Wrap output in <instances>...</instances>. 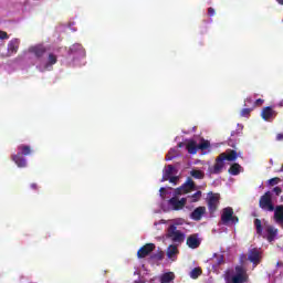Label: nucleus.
Returning <instances> with one entry per match:
<instances>
[{
    "instance_id": "obj_1",
    "label": "nucleus",
    "mask_w": 283,
    "mask_h": 283,
    "mask_svg": "<svg viewBox=\"0 0 283 283\" xmlns=\"http://www.w3.org/2000/svg\"><path fill=\"white\" fill-rule=\"evenodd\" d=\"M224 160L228 163H235L238 160V151L233 149H227L224 153H221L214 160L213 167H211L210 174H222V169H224Z\"/></svg>"
},
{
    "instance_id": "obj_2",
    "label": "nucleus",
    "mask_w": 283,
    "mask_h": 283,
    "mask_svg": "<svg viewBox=\"0 0 283 283\" xmlns=\"http://www.w3.org/2000/svg\"><path fill=\"white\" fill-rule=\"evenodd\" d=\"M254 227L256 229L258 235H262V238H265L268 242H273V240H275L277 237V229L271 224H264L262 228V220L260 219H254ZM263 229L266 234L262 232Z\"/></svg>"
},
{
    "instance_id": "obj_3",
    "label": "nucleus",
    "mask_w": 283,
    "mask_h": 283,
    "mask_svg": "<svg viewBox=\"0 0 283 283\" xmlns=\"http://www.w3.org/2000/svg\"><path fill=\"white\" fill-rule=\"evenodd\" d=\"M234 275L231 276V272H226L227 283H247L249 282V274L247 273V268L243 265H237L234 268Z\"/></svg>"
},
{
    "instance_id": "obj_4",
    "label": "nucleus",
    "mask_w": 283,
    "mask_h": 283,
    "mask_svg": "<svg viewBox=\"0 0 283 283\" xmlns=\"http://www.w3.org/2000/svg\"><path fill=\"white\" fill-rule=\"evenodd\" d=\"M18 149L20 150V153H18L17 155H12L11 160H13V163H15V165L20 168L27 167L28 163L25 161L23 156H30L32 154V148H30V146L28 145H20L18 146Z\"/></svg>"
},
{
    "instance_id": "obj_5",
    "label": "nucleus",
    "mask_w": 283,
    "mask_h": 283,
    "mask_svg": "<svg viewBox=\"0 0 283 283\" xmlns=\"http://www.w3.org/2000/svg\"><path fill=\"white\" fill-rule=\"evenodd\" d=\"M209 147H211V143L205 139H201V143L199 145L196 143V140H192V139L189 140L186 145V149L188 154H192V155L198 154V149H200L201 151H205V149H209Z\"/></svg>"
},
{
    "instance_id": "obj_6",
    "label": "nucleus",
    "mask_w": 283,
    "mask_h": 283,
    "mask_svg": "<svg viewBox=\"0 0 283 283\" xmlns=\"http://www.w3.org/2000/svg\"><path fill=\"white\" fill-rule=\"evenodd\" d=\"M221 222L226 226L238 224V222H240V219L238 218V216L234 214L233 208L227 207L222 209Z\"/></svg>"
},
{
    "instance_id": "obj_7",
    "label": "nucleus",
    "mask_w": 283,
    "mask_h": 283,
    "mask_svg": "<svg viewBox=\"0 0 283 283\" xmlns=\"http://www.w3.org/2000/svg\"><path fill=\"white\" fill-rule=\"evenodd\" d=\"M207 205L208 211L211 218H213V216H216V211H218L220 207V193L209 192L207 198Z\"/></svg>"
},
{
    "instance_id": "obj_8",
    "label": "nucleus",
    "mask_w": 283,
    "mask_h": 283,
    "mask_svg": "<svg viewBox=\"0 0 283 283\" xmlns=\"http://www.w3.org/2000/svg\"><path fill=\"white\" fill-rule=\"evenodd\" d=\"M167 238L175 242L176 244H182L185 242V233L178 230V227L171 224L167 230Z\"/></svg>"
},
{
    "instance_id": "obj_9",
    "label": "nucleus",
    "mask_w": 283,
    "mask_h": 283,
    "mask_svg": "<svg viewBox=\"0 0 283 283\" xmlns=\"http://www.w3.org/2000/svg\"><path fill=\"white\" fill-rule=\"evenodd\" d=\"M259 207L263 209V211H274L275 206H273V197L271 191H266L263 196H261L259 200Z\"/></svg>"
},
{
    "instance_id": "obj_10",
    "label": "nucleus",
    "mask_w": 283,
    "mask_h": 283,
    "mask_svg": "<svg viewBox=\"0 0 283 283\" xmlns=\"http://www.w3.org/2000/svg\"><path fill=\"white\" fill-rule=\"evenodd\" d=\"M191 191H196V182H193V179L188 178L185 184L175 189V196H185L191 193Z\"/></svg>"
},
{
    "instance_id": "obj_11",
    "label": "nucleus",
    "mask_w": 283,
    "mask_h": 283,
    "mask_svg": "<svg viewBox=\"0 0 283 283\" xmlns=\"http://www.w3.org/2000/svg\"><path fill=\"white\" fill-rule=\"evenodd\" d=\"M187 206V198H178V195H175L168 200V207L172 209V211H182L185 207Z\"/></svg>"
},
{
    "instance_id": "obj_12",
    "label": "nucleus",
    "mask_w": 283,
    "mask_h": 283,
    "mask_svg": "<svg viewBox=\"0 0 283 283\" xmlns=\"http://www.w3.org/2000/svg\"><path fill=\"white\" fill-rule=\"evenodd\" d=\"M46 52L48 48H45L43 44H35L29 48V53L33 54L35 59H43Z\"/></svg>"
},
{
    "instance_id": "obj_13",
    "label": "nucleus",
    "mask_w": 283,
    "mask_h": 283,
    "mask_svg": "<svg viewBox=\"0 0 283 283\" xmlns=\"http://www.w3.org/2000/svg\"><path fill=\"white\" fill-rule=\"evenodd\" d=\"M154 249H156V244L146 243L144 247H142L137 251V258H139V260H143L144 258H147V255H149V253H151L154 251Z\"/></svg>"
},
{
    "instance_id": "obj_14",
    "label": "nucleus",
    "mask_w": 283,
    "mask_h": 283,
    "mask_svg": "<svg viewBox=\"0 0 283 283\" xmlns=\"http://www.w3.org/2000/svg\"><path fill=\"white\" fill-rule=\"evenodd\" d=\"M205 213H207V208L205 206H199L190 213V219L195 220L196 222H200Z\"/></svg>"
},
{
    "instance_id": "obj_15",
    "label": "nucleus",
    "mask_w": 283,
    "mask_h": 283,
    "mask_svg": "<svg viewBox=\"0 0 283 283\" xmlns=\"http://www.w3.org/2000/svg\"><path fill=\"white\" fill-rule=\"evenodd\" d=\"M248 260L254 266H258V264H260V250H258V248L249 250Z\"/></svg>"
},
{
    "instance_id": "obj_16",
    "label": "nucleus",
    "mask_w": 283,
    "mask_h": 283,
    "mask_svg": "<svg viewBox=\"0 0 283 283\" xmlns=\"http://www.w3.org/2000/svg\"><path fill=\"white\" fill-rule=\"evenodd\" d=\"M20 43H21V41L19 39H12L8 43V55L9 56H12V54H17V52H19Z\"/></svg>"
},
{
    "instance_id": "obj_17",
    "label": "nucleus",
    "mask_w": 283,
    "mask_h": 283,
    "mask_svg": "<svg viewBox=\"0 0 283 283\" xmlns=\"http://www.w3.org/2000/svg\"><path fill=\"white\" fill-rule=\"evenodd\" d=\"M186 244L189 249H198L200 247V239H198L197 234H191L187 238Z\"/></svg>"
},
{
    "instance_id": "obj_18",
    "label": "nucleus",
    "mask_w": 283,
    "mask_h": 283,
    "mask_svg": "<svg viewBox=\"0 0 283 283\" xmlns=\"http://www.w3.org/2000/svg\"><path fill=\"white\" fill-rule=\"evenodd\" d=\"M261 116L263 120H271V118H275V111H273V107H264Z\"/></svg>"
},
{
    "instance_id": "obj_19",
    "label": "nucleus",
    "mask_w": 283,
    "mask_h": 283,
    "mask_svg": "<svg viewBox=\"0 0 283 283\" xmlns=\"http://www.w3.org/2000/svg\"><path fill=\"white\" fill-rule=\"evenodd\" d=\"M274 220L276 224H283V205L275 207Z\"/></svg>"
},
{
    "instance_id": "obj_20",
    "label": "nucleus",
    "mask_w": 283,
    "mask_h": 283,
    "mask_svg": "<svg viewBox=\"0 0 283 283\" xmlns=\"http://www.w3.org/2000/svg\"><path fill=\"white\" fill-rule=\"evenodd\" d=\"M240 171H242V166L238 163L232 164L228 169V174H230V176H240Z\"/></svg>"
},
{
    "instance_id": "obj_21",
    "label": "nucleus",
    "mask_w": 283,
    "mask_h": 283,
    "mask_svg": "<svg viewBox=\"0 0 283 283\" xmlns=\"http://www.w3.org/2000/svg\"><path fill=\"white\" fill-rule=\"evenodd\" d=\"M59 59L56 57V55L54 53H50L48 56V62L44 65V70H50V67H52V65H56Z\"/></svg>"
},
{
    "instance_id": "obj_22",
    "label": "nucleus",
    "mask_w": 283,
    "mask_h": 283,
    "mask_svg": "<svg viewBox=\"0 0 283 283\" xmlns=\"http://www.w3.org/2000/svg\"><path fill=\"white\" fill-rule=\"evenodd\" d=\"M174 169L176 168L172 165L167 166V169L163 175L161 182H166V180H169V178H171V176L174 175Z\"/></svg>"
},
{
    "instance_id": "obj_23",
    "label": "nucleus",
    "mask_w": 283,
    "mask_h": 283,
    "mask_svg": "<svg viewBox=\"0 0 283 283\" xmlns=\"http://www.w3.org/2000/svg\"><path fill=\"white\" fill-rule=\"evenodd\" d=\"M175 279L176 275L174 274V272H167L160 276V283H170L174 282Z\"/></svg>"
},
{
    "instance_id": "obj_24",
    "label": "nucleus",
    "mask_w": 283,
    "mask_h": 283,
    "mask_svg": "<svg viewBox=\"0 0 283 283\" xmlns=\"http://www.w3.org/2000/svg\"><path fill=\"white\" fill-rule=\"evenodd\" d=\"M189 202H200L202 200V191H197L193 195L186 197Z\"/></svg>"
},
{
    "instance_id": "obj_25",
    "label": "nucleus",
    "mask_w": 283,
    "mask_h": 283,
    "mask_svg": "<svg viewBox=\"0 0 283 283\" xmlns=\"http://www.w3.org/2000/svg\"><path fill=\"white\" fill-rule=\"evenodd\" d=\"M178 253V247L177 245H169L167 249V258L171 260L174 255H177Z\"/></svg>"
},
{
    "instance_id": "obj_26",
    "label": "nucleus",
    "mask_w": 283,
    "mask_h": 283,
    "mask_svg": "<svg viewBox=\"0 0 283 283\" xmlns=\"http://www.w3.org/2000/svg\"><path fill=\"white\" fill-rule=\"evenodd\" d=\"M200 275H202V269L200 268H195L191 272H190V277L192 280H198V277H200Z\"/></svg>"
},
{
    "instance_id": "obj_27",
    "label": "nucleus",
    "mask_w": 283,
    "mask_h": 283,
    "mask_svg": "<svg viewBox=\"0 0 283 283\" xmlns=\"http://www.w3.org/2000/svg\"><path fill=\"white\" fill-rule=\"evenodd\" d=\"M190 176H192V178H196L197 180H202V178H205V172H202L201 170H191Z\"/></svg>"
},
{
    "instance_id": "obj_28",
    "label": "nucleus",
    "mask_w": 283,
    "mask_h": 283,
    "mask_svg": "<svg viewBox=\"0 0 283 283\" xmlns=\"http://www.w3.org/2000/svg\"><path fill=\"white\" fill-rule=\"evenodd\" d=\"M280 182H282V179H280L279 177H274V178L268 180V185L270 187H275V185H280Z\"/></svg>"
},
{
    "instance_id": "obj_29",
    "label": "nucleus",
    "mask_w": 283,
    "mask_h": 283,
    "mask_svg": "<svg viewBox=\"0 0 283 283\" xmlns=\"http://www.w3.org/2000/svg\"><path fill=\"white\" fill-rule=\"evenodd\" d=\"M255 105V99H253V97H248L245 101H244V107H254Z\"/></svg>"
},
{
    "instance_id": "obj_30",
    "label": "nucleus",
    "mask_w": 283,
    "mask_h": 283,
    "mask_svg": "<svg viewBox=\"0 0 283 283\" xmlns=\"http://www.w3.org/2000/svg\"><path fill=\"white\" fill-rule=\"evenodd\" d=\"M176 158V149H170L166 155V160H172Z\"/></svg>"
},
{
    "instance_id": "obj_31",
    "label": "nucleus",
    "mask_w": 283,
    "mask_h": 283,
    "mask_svg": "<svg viewBox=\"0 0 283 283\" xmlns=\"http://www.w3.org/2000/svg\"><path fill=\"white\" fill-rule=\"evenodd\" d=\"M251 112H253V108H243L241 111V116L249 118V114H251Z\"/></svg>"
},
{
    "instance_id": "obj_32",
    "label": "nucleus",
    "mask_w": 283,
    "mask_h": 283,
    "mask_svg": "<svg viewBox=\"0 0 283 283\" xmlns=\"http://www.w3.org/2000/svg\"><path fill=\"white\" fill-rule=\"evenodd\" d=\"M262 105H264V99L262 98L254 99V107H262Z\"/></svg>"
},
{
    "instance_id": "obj_33",
    "label": "nucleus",
    "mask_w": 283,
    "mask_h": 283,
    "mask_svg": "<svg viewBox=\"0 0 283 283\" xmlns=\"http://www.w3.org/2000/svg\"><path fill=\"white\" fill-rule=\"evenodd\" d=\"M7 39H10V35H8V32L0 31V40L3 41V40H7Z\"/></svg>"
},
{
    "instance_id": "obj_34",
    "label": "nucleus",
    "mask_w": 283,
    "mask_h": 283,
    "mask_svg": "<svg viewBox=\"0 0 283 283\" xmlns=\"http://www.w3.org/2000/svg\"><path fill=\"white\" fill-rule=\"evenodd\" d=\"M168 180H169V182H171L172 185H176V182H178V176H170L169 178H168Z\"/></svg>"
},
{
    "instance_id": "obj_35",
    "label": "nucleus",
    "mask_w": 283,
    "mask_h": 283,
    "mask_svg": "<svg viewBox=\"0 0 283 283\" xmlns=\"http://www.w3.org/2000/svg\"><path fill=\"white\" fill-rule=\"evenodd\" d=\"M153 258L155 260H163V258H165V255L163 254V252H158L157 254H154Z\"/></svg>"
},
{
    "instance_id": "obj_36",
    "label": "nucleus",
    "mask_w": 283,
    "mask_h": 283,
    "mask_svg": "<svg viewBox=\"0 0 283 283\" xmlns=\"http://www.w3.org/2000/svg\"><path fill=\"white\" fill-rule=\"evenodd\" d=\"M208 15H210V17H216V9H213V8H208Z\"/></svg>"
},
{
    "instance_id": "obj_37",
    "label": "nucleus",
    "mask_w": 283,
    "mask_h": 283,
    "mask_svg": "<svg viewBox=\"0 0 283 283\" xmlns=\"http://www.w3.org/2000/svg\"><path fill=\"white\" fill-rule=\"evenodd\" d=\"M273 192L275 193V196H280L282 193V189L276 186L273 188Z\"/></svg>"
},
{
    "instance_id": "obj_38",
    "label": "nucleus",
    "mask_w": 283,
    "mask_h": 283,
    "mask_svg": "<svg viewBox=\"0 0 283 283\" xmlns=\"http://www.w3.org/2000/svg\"><path fill=\"white\" fill-rule=\"evenodd\" d=\"M74 50H83V45H81V44H74V45L71 48V51L74 52Z\"/></svg>"
},
{
    "instance_id": "obj_39",
    "label": "nucleus",
    "mask_w": 283,
    "mask_h": 283,
    "mask_svg": "<svg viewBox=\"0 0 283 283\" xmlns=\"http://www.w3.org/2000/svg\"><path fill=\"white\" fill-rule=\"evenodd\" d=\"M228 145H229V147H232L233 149H235V140H233V139H229L228 140Z\"/></svg>"
},
{
    "instance_id": "obj_40",
    "label": "nucleus",
    "mask_w": 283,
    "mask_h": 283,
    "mask_svg": "<svg viewBox=\"0 0 283 283\" xmlns=\"http://www.w3.org/2000/svg\"><path fill=\"white\" fill-rule=\"evenodd\" d=\"M159 193H160L161 198H165V193H167V189L160 188Z\"/></svg>"
},
{
    "instance_id": "obj_41",
    "label": "nucleus",
    "mask_w": 283,
    "mask_h": 283,
    "mask_svg": "<svg viewBox=\"0 0 283 283\" xmlns=\"http://www.w3.org/2000/svg\"><path fill=\"white\" fill-rule=\"evenodd\" d=\"M276 140H283V133H279L277 135H276Z\"/></svg>"
},
{
    "instance_id": "obj_42",
    "label": "nucleus",
    "mask_w": 283,
    "mask_h": 283,
    "mask_svg": "<svg viewBox=\"0 0 283 283\" xmlns=\"http://www.w3.org/2000/svg\"><path fill=\"white\" fill-rule=\"evenodd\" d=\"M31 189H33L34 191H36V189H39V186L36 184H31Z\"/></svg>"
},
{
    "instance_id": "obj_43",
    "label": "nucleus",
    "mask_w": 283,
    "mask_h": 283,
    "mask_svg": "<svg viewBox=\"0 0 283 283\" xmlns=\"http://www.w3.org/2000/svg\"><path fill=\"white\" fill-rule=\"evenodd\" d=\"M279 6H283V0H276Z\"/></svg>"
},
{
    "instance_id": "obj_44",
    "label": "nucleus",
    "mask_w": 283,
    "mask_h": 283,
    "mask_svg": "<svg viewBox=\"0 0 283 283\" xmlns=\"http://www.w3.org/2000/svg\"><path fill=\"white\" fill-rule=\"evenodd\" d=\"M178 147H179V148L185 147V143H179V144H178Z\"/></svg>"
},
{
    "instance_id": "obj_45",
    "label": "nucleus",
    "mask_w": 283,
    "mask_h": 283,
    "mask_svg": "<svg viewBox=\"0 0 283 283\" xmlns=\"http://www.w3.org/2000/svg\"><path fill=\"white\" fill-rule=\"evenodd\" d=\"M280 172H283V164L281 166V168L279 169Z\"/></svg>"
},
{
    "instance_id": "obj_46",
    "label": "nucleus",
    "mask_w": 283,
    "mask_h": 283,
    "mask_svg": "<svg viewBox=\"0 0 283 283\" xmlns=\"http://www.w3.org/2000/svg\"><path fill=\"white\" fill-rule=\"evenodd\" d=\"M280 107H283V99L280 102Z\"/></svg>"
}]
</instances>
